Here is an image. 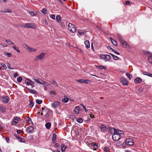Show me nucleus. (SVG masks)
<instances>
[{"label":"nucleus","mask_w":152,"mask_h":152,"mask_svg":"<svg viewBox=\"0 0 152 152\" xmlns=\"http://www.w3.org/2000/svg\"><path fill=\"white\" fill-rule=\"evenodd\" d=\"M68 28V30L74 33L76 31V29L75 25L71 23H69Z\"/></svg>","instance_id":"obj_1"},{"label":"nucleus","mask_w":152,"mask_h":152,"mask_svg":"<svg viewBox=\"0 0 152 152\" xmlns=\"http://www.w3.org/2000/svg\"><path fill=\"white\" fill-rule=\"evenodd\" d=\"M100 59H104L106 61H108L110 59L111 57L109 55H100L99 56Z\"/></svg>","instance_id":"obj_2"},{"label":"nucleus","mask_w":152,"mask_h":152,"mask_svg":"<svg viewBox=\"0 0 152 152\" xmlns=\"http://www.w3.org/2000/svg\"><path fill=\"white\" fill-rule=\"evenodd\" d=\"M45 53H41L39 55L36 56L34 58V60L35 61H37L39 60H41L44 57Z\"/></svg>","instance_id":"obj_3"},{"label":"nucleus","mask_w":152,"mask_h":152,"mask_svg":"<svg viewBox=\"0 0 152 152\" xmlns=\"http://www.w3.org/2000/svg\"><path fill=\"white\" fill-rule=\"evenodd\" d=\"M23 27L24 28H36V26L34 24L32 23H26L23 25Z\"/></svg>","instance_id":"obj_4"},{"label":"nucleus","mask_w":152,"mask_h":152,"mask_svg":"<svg viewBox=\"0 0 152 152\" xmlns=\"http://www.w3.org/2000/svg\"><path fill=\"white\" fill-rule=\"evenodd\" d=\"M25 82L27 85L31 86V88H33L35 85L33 82L28 79H26Z\"/></svg>","instance_id":"obj_5"},{"label":"nucleus","mask_w":152,"mask_h":152,"mask_svg":"<svg viewBox=\"0 0 152 152\" xmlns=\"http://www.w3.org/2000/svg\"><path fill=\"white\" fill-rule=\"evenodd\" d=\"M126 145H132L134 144V141L131 138H127L125 140Z\"/></svg>","instance_id":"obj_6"},{"label":"nucleus","mask_w":152,"mask_h":152,"mask_svg":"<svg viewBox=\"0 0 152 152\" xmlns=\"http://www.w3.org/2000/svg\"><path fill=\"white\" fill-rule=\"evenodd\" d=\"M121 137L120 135L114 134L112 136V139L114 141H117L121 139Z\"/></svg>","instance_id":"obj_7"},{"label":"nucleus","mask_w":152,"mask_h":152,"mask_svg":"<svg viewBox=\"0 0 152 152\" xmlns=\"http://www.w3.org/2000/svg\"><path fill=\"white\" fill-rule=\"evenodd\" d=\"M120 81L123 85L127 86L128 85V81L126 79L123 77H121L120 79Z\"/></svg>","instance_id":"obj_8"},{"label":"nucleus","mask_w":152,"mask_h":152,"mask_svg":"<svg viewBox=\"0 0 152 152\" xmlns=\"http://www.w3.org/2000/svg\"><path fill=\"white\" fill-rule=\"evenodd\" d=\"M2 100L4 103H7L9 101V98L7 96H2Z\"/></svg>","instance_id":"obj_9"},{"label":"nucleus","mask_w":152,"mask_h":152,"mask_svg":"<svg viewBox=\"0 0 152 152\" xmlns=\"http://www.w3.org/2000/svg\"><path fill=\"white\" fill-rule=\"evenodd\" d=\"M20 120V118L18 117L14 118L13 121L12 122V124L13 125L17 124Z\"/></svg>","instance_id":"obj_10"},{"label":"nucleus","mask_w":152,"mask_h":152,"mask_svg":"<svg viewBox=\"0 0 152 152\" xmlns=\"http://www.w3.org/2000/svg\"><path fill=\"white\" fill-rule=\"evenodd\" d=\"M148 60L150 63H152V53H148Z\"/></svg>","instance_id":"obj_11"},{"label":"nucleus","mask_w":152,"mask_h":152,"mask_svg":"<svg viewBox=\"0 0 152 152\" xmlns=\"http://www.w3.org/2000/svg\"><path fill=\"white\" fill-rule=\"evenodd\" d=\"M101 131L103 132L104 131L108 129V127L102 124L101 126L100 127Z\"/></svg>","instance_id":"obj_12"},{"label":"nucleus","mask_w":152,"mask_h":152,"mask_svg":"<svg viewBox=\"0 0 152 152\" xmlns=\"http://www.w3.org/2000/svg\"><path fill=\"white\" fill-rule=\"evenodd\" d=\"M60 104V103L58 102L55 101L52 104L53 107L54 108H56L58 107Z\"/></svg>","instance_id":"obj_13"},{"label":"nucleus","mask_w":152,"mask_h":152,"mask_svg":"<svg viewBox=\"0 0 152 152\" xmlns=\"http://www.w3.org/2000/svg\"><path fill=\"white\" fill-rule=\"evenodd\" d=\"M124 42H121L122 46L124 48H126L129 46L127 42L124 40Z\"/></svg>","instance_id":"obj_14"},{"label":"nucleus","mask_w":152,"mask_h":152,"mask_svg":"<svg viewBox=\"0 0 152 152\" xmlns=\"http://www.w3.org/2000/svg\"><path fill=\"white\" fill-rule=\"evenodd\" d=\"M34 128L31 126H30L27 128V132L28 133H31L33 132Z\"/></svg>","instance_id":"obj_15"},{"label":"nucleus","mask_w":152,"mask_h":152,"mask_svg":"<svg viewBox=\"0 0 152 152\" xmlns=\"http://www.w3.org/2000/svg\"><path fill=\"white\" fill-rule=\"evenodd\" d=\"M142 81V79L140 77H137L134 80V82L136 83H140Z\"/></svg>","instance_id":"obj_16"},{"label":"nucleus","mask_w":152,"mask_h":152,"mask_svg":"<svg viewBox=\"0 0 152 152\" xmlns=\"http://www.w3.org/2000/svg\"><path fill=\"white\" fill-rule=\"evenodd\" d=\"M84 44L85 45L86 48L88 49L90 47L89 42L88 40L85 41L84 42Z\"/></svg>","instance_id":"obj_17"},{"label":"nucleus","mask_w":152,"mask_h":152,"mask_svg":"<svg viewBox=\"0 0 152 152\" xmlns=\"http://www.w3.org/2000/svg\"><path fill=\"white\" fill-rule=\"evenodd\" d=\"M91 146L94 147V150H96V149L98 148L99 146L98 145L96 144V143L94 142H92L91 143Z\"/></svg>","instance_id":"obj_18"},{"label":"nucleus","mask_w":152,"mask_h":152,"mask_svg":"<svg viewBox=\"0 0 152 152\" xmlns=\"http://www.w3.org/2000/svg\"><path fill=\"white\" fill-rule=\"evenodd\" d=\"M115 129L114 128H109L108 132L109 133L113 134V133L114 134Z\"/></svg>","instance_id":"obj_19"},{"label":"nucleus","mask_w":152,"mask_h":152,"mask_svg":"<svg viewBox=\"0 0 152 152\" xmlns=\"http://www.w3.org/2000/svg\"><path fill=\"white\" fill-rule=\"evenodd\" d=\"M30 52H35L37 51V49L31 47H29L28 49Z\"/></svg>","instance_id":"obj_20"},{"label":"nucleus","mask_w":152,"mask_h":152,"mask_svg":"<svg viewBox=\"0 0 152 152\" xmlns=\"http://www.w3.org/2000/svg\"><path fill=\"white\" fill-rule=\"evenodd\" d=\"M52 140H53V142L54 143H56V134L54 133L53 135V137L52 138Z\"/></svg>","instance_id":"obj_21"},{"label":"nucleus","mask_w":152,"mask_h":152,"mask_svg":"<svg viewBox=\"0 0 152 152\" xmlns=\"http://www.w3.org/2000/svg\"><path fill=\"white\" fill-rule=\"evenodd\" d=\"M109 38L111 40L112 43L113 45L115 46H117V43L116 40L113 39L111 37H110Z\"/></svg>","instance_id":"obj_22"},{"label":"nucleus","mask_w":152,"mask_h":152,"mask_svg":"<svg viewBox=\"0 0 152 152\" xmlns=\"http://www.w3.org/2000/svg\"><path fill=\"white\" fill-rule=\"evenodd\" d=\"M74 112L76 114H79V107L78 106H76L75 108Z\"/></svg>","instance_id":"obj_23"},{"label":"nucleus","mask_w":152,"mask_h":152,"mask_svg":"<svg viewBox=\"0 0 152 152\" xmlns=\"http://www.w3.org/2000/svg\"><path fill=\"white\" fill-rule=\"evenodd\" d=\"M56 19L57 22L60 23L61 21V18L60 15H57L56 17Z\"/></svg>","instance_id":"obj_24"},{"label":"nucleus","mask_w":152,"mask_h":152,"mask_svg":"<svg viewBox=\"0 0 152 152\" xmlns=\"http://www.w3.org/2000/svg\"><path fill=\"white\" fill-rule=\"evenodd\" d=\"M61 151H64L66 148V146L64 144H62L61 145Z\"/></svg>","instance_id":"obj_25"},{"label":"nucleus","mask_w":152,"mask_h":152,"mask_svg":"<svg viewBox=\"0 0 152 152\" xmlns=\"http://www.w3.org/2000/svg\"><path fill=\"white\" fill-rule=\"evenodd\" d=\"M117 37L119 39V40L120 42H124L123 41H124V40L123 39V38L121 35H120L119 34H118L117 35Z\"/></svg>","instance_id":"obj_26"},{"label":"nucleus","mask_w":152,"mask_h":152,"mask_svg":"<svg viewBox=\"0 0 152 152\" xmlns=\"http://www.w3.org/2000/svg\"><path fill=\"white\" fill-rule=\"evenodd\" d=\"M33 79L37 83H39L40 84H42L43 83H42V80L39 79H35V78H33Z\"/></svg>","instance_id":"obj_27"},{"label":"nucleus","mask_w":152,"mask_h":152,"mask_svg":"<svg viewBox=\"0 0 152 152\" xmlns=\"http://www.w3.org/2000/svg\"><path fill=\"white\" fill-rule=\"evenodd\" d=\"M0 110L2 113H4L6 111V109L5 107L1 106L0 107Z\"/></svg>","instance_id":"obj_28"},{"label":"nucleus","mask_w":152,"mask_h":152,"mask_svg":"<svg viewBox=\"0 0 152 152\" xmlns=\"http://www.w3.org/2000/svg\"><path fill=\"white\" fill-rule=\"evenodd\" d=\"M14 45L12 46V47L13 48V49L15 50H16L18 53H20V51L18 48V47H16V46L15 45Z\"/></svg>","instance_id":"obj_29"},{"label":"nucleus","mask_w":152,"mask_h":152,"mask_svg":"<svg viewBox=\"0 0 152 152\" xmlns=\"http://www.w3.org/2000/svg\"><path fill=\"white\" fill-rule=\"evenodd\" d=\"M143 74L144 75H146L148 76L152 77V74L150 73L146 72H143Z\"/></svg>","instance_id":"obj_30"},{"label":"nucleus","mask_w":152,"mask_h":152,"mask_svg":"<svg viewBox=\"0 0 152 152\" xmlns=\"http://www.w3.org/2000/svg\"><path fill=\"white\" fill-rule=\"evenodd\" d=\"M51 124L50 122H48L46 124L45 126L47 129H49L51 127Z\"/></svg>","instance_id":"obj_31"},{"label":"nucleus","mask_w":152,"mask_h":152,"mask_svg":"<svg viewBox=\"0 0 152 152\" xmlns=\"http://www.w3.org/2000/svg\"><path fill=\"white\" fill-rule=\"evenodd\" d=\"M41 12L44 15H45L47 13V10L46 9L44 8L41 11Z\"/></svg>","instance_id":"obj_32"},{"label":"nucleus","mask_w":152,"mask_h":152,"mask_svg":"<svg viewBox=\"0 0 152 152\" xmlns=\"http://www.w3.org/2000/svg\"><path fill=\"white\" fill-rule=\"evenodd\" d=\"M97 67H98L99 69H106V67L105 66H97Z\"/></svg>","instance_id":"obj_33"},{"label":"nucleus","mask_w":152,"mask_h":152,"mask_svg":"<svg viewBox=\"0 0 152 152\" xmlns=\"http://www.w3.org/2000/svg\"><path fill=\"white\" fill-rule=\"evenodd\" d=\"M17 138L19 139L20 141L21 142H24L25 141L24 139L22 137L20 136H18L17 137Z\"/></svg>","instance_id":"obj_34"},{"label":"nucleus","mask_w":152,"mask_h":152,"mask_svg":"<svg viewBox=\"0 0 152 152\" xmlns=\"http://www.w3.org/2000/svg\"><path fill=\"white\" fill-rule=\"evenodd\" d=\"M76 121L79 123H81L83 122V120L82 118H78L76 119Z\"/></svg>","instance_id":"obj_35"},{"label":"nucleus","mask_w":152,"mask_h":152,"mask_svg":"<svg viewBox=\"0 0 152 152\" xmlns=\"http://www.w3.org/2000/svg\"><path fill=\"white\" fill-rule=\"evenodd\" d=\"M110 54L113 56L114 60H117L119 58L118 56H115L112 54L110 53Z\"/></svg>","instance_id":"obj_36"},{"label":"nucleus","mask_w":152,"mask_h":152,"mask_svg":"<svg viewBox=\"0 0 152 152\" xmlns=\"http://www.w3.org/2000/svg\"><path fill=\"white\" fill-rule=\"evenodd\" d=\"M120 130L115 129L114 134L120 135Z\"/></svg>","instance_id":"obj_37"},{"label":"nucleus","mask_w":152,"mask_h":152,"mask_svg":"<svg viewBox=\"0 0 152 152\" xmlns=\"http://www.w3.org/2000/svg\"><path fill=\"white\" fill-rule=\"evenodd\" d=\"M68 99L66 97H65L64 99H62V101L64 103H66L68 102Z\"/></svg>","instance_id":"obj_38"},{"label":"nucleus","mask_w":152,"mask_h":152,"mask_svg":"<svg viewBox=\"0 0 152 152\" xmlns=\"http://www.w3.org/2000/svg\"><path fill=\"white\" fill-rule=\"evenodd\" d=\"M22 46L25 49H28V48L29 46H28L27 45H26V44L24 43L22 45Z\"/></svg>","instance_id":"obj_39"},{"label":"nucleus","mask_w":152,"mask_h":152,"mask_svg":"<svg viewBox=\"0 0 152 152\" xmlns=\"http://www.w3.org/2000/svg\"><path fill=\"white\" fill-rule=\"evenodd\" d=\"M126 75L129 79H131V77H132V75L131 74H130L128 73H126Z\"/></svg>","instance_id":"obj_40"},{"label":"nucleus","mask_w":152,"mask_h":152,"mask_svg":"<svg viewBox=\"0 0 152 152\" xmlns=\"http://www.w3.org/2000/svg\"><path fill=\"white\" fill-rule=\"evenodd\" d=\"M42 100H39L38 99H37L36 100V102L38 104H41L42 102Z\"/></svg>","instance_id":"obj_41"},{"label":"nucleus","mask_w":152,"mask_h":152,"mask_svg":"<svg viewBox=\"0 0 152 152\" xmlns=\"http://www.w3.org/2000/svg\"><path fill=\"white\" fill-rule=\"evenodd\" d=\"M22 80V78L21 77H18L17 78V81L18 82H20Z\"/></svg>","instance_id":"obj_42"},{"label":"nucleus","mask_w":152,"mask_h":152,"mask_svg":"<svg viewBox=\"0 0 152 152\" xmlns=\"http://www.w3.org/2000/svg\"><path fill=\"white\" fill-rule=\"evenodd\" d=\"M11 12H12V11H11V10L10 9H6L4 12V13H6V12L11 13Z\"/></svg>","instance_id":"obj_43"},{"label":"nucleus","mask_w":152,"mask_h":152,"mask_svg":"<svg viewBox=\"0 0 152 152\" xmlns=\"http://www.w3.org/2000/svg\"><path fill=\"white\" fill-rule=\"evenodd\" d=\"M30 92H31L32 93L34 94H37V92L36 91H35V90H34L31 89L30 90Z\"/></svg>","instance_id":"obj_44"},{"label":"nucleus","mask_w":152,"mask_h":152,"mask_svg":"<svg viewBox=\"0 0 152 152\" xmlns=\"http://www.w3.org/2000/svg\"><path fill=\"white\" fill-rule=\"evenodd\" d=\"M4 55L5 56H7L8 57H10L11 56V54L10 53H4Z\"/></svg>","instance_id":"obj_45"},{"label":"nucleus","mask_w":152,"mask_h":152,"mask_svg":"<svg viewBox=\"0 0 152 152\" xmlns=\"http://www.w3.org/2000/svg\"><path fill=\"white\" fill-rule=\"evenodd\" d=\"M6 42L9 44H12V45H14V43L11 42L10 40H6Z\"/></svg>","instance_id":"obj_46"},{"label":"nucleus","mask_w":152,"mask_h":152,"mask_svg":"<svg viewBox=\"0 0 152 152\" xmlns=\"http://www.w3.org/2000/svg\"><path fill=\"white\" fill-rule=\"evenodd\" d=\"M50 82L51 83L53 84H56V86H57V83L56 82L55 80H51V81Z\"/></svg>","instance_id":"obj_47"},{"label":"nucleus","mask_w":152,"mask_h":152,"mask_svg":"<svg viewBox=\"0 0 152 152\" xmlns=\"http://www.w3.org/2000/svg\"><path fill=\"white\" fill-rule=\"evenodd\" d=\"M109 150V148L107 147H105L104 148V151L105 152L108 151Z\"/></svg>","instance_id":"obj_48"},{"label":"nucleus","mask_w":152,"mask_h":152,"mask_svg":"<svg viewBox=\"0 0 152 152\" xmlns=\"http://www.w3.org/2000/svg\"><path fill=\"white\" fill-rule=\"evenodd\" d=\"M110 49L112 50V51L114 53H115L116 54L118 55H120V53H118L114 49H112V48H110Z\"/></svg>","instance_id":"obj_49"},{"label":"nucleus","mask_w":152,"mask_h":152,"mask_svg":"<svg viewBox=\"0 0 152 152\" xmlns=\"http://www.w3.org/2000/svg\"><path fill=\"white\" fill-rule=\"evenodd\" d=\"M76 80L80 83H83L84 82V79H83L77 80Z\"/></svg>","instance_id":"obj_50"},{"label":"nucleus","mask_w":152,"mask_h":152,"mask_svg":"<svg viewBox=\"0 0 152 152\" xmlns=\"http://www.w3.org/2000/svg\"><path fill=\"white\" fill-rule=\"evenodd\" d=\"M50 18L53 19H54L55 18V15H50Z\"/></svg>","instance_id":"obj_51"},{"label":"nucleus","mask_w":152,"mask_h":152,"mask_svg":"<svg viewBox=\"0 0 152 152\" xmlns=\"http://www.w3.org/2000/svg\"><path fill=\"white\" fill-rule=\"evenodd\" d=\"M34 105V103L32 101H30V103L29 104V105L30 106V107H32Z\"/></svg>","instance_id":"obj_52"},{"label":"nucleus","mask_w":152,"mask_h":152,"mask_svg":"<svg viewBox=\"0 0 152 152\" xmlns=\"http://www.w3.org/2000/svg\"><path fill=\"white\" fill-rule=\"evenodd\" d=\"M90 82V81L89 80H84L83 83H89Z\"/></svg>","instance_id":"obj_53"},{"label":"nucleus","mask_w":152,"mask_h":152,"mask_svg":"<svg viewBox=\"0 0 152 152\" xmlns=\"http://www.w3.org/2000/svg\"><path fill=\"white\" fill-rule=\"evenodd\" d=\"M81 105L83 107V109H84L85 112H87V111H88V110L84 106V105L82 104H81Z\"/></svg>","instance_id":"obj_54"},{"label":"nucleus","mask_w":152,"mask_h":152,"mask_svg":"<svg viewBox=\"0 0 152 152\" xmlns=\"http://www.w3.org/2000/svg\"><path fill=\"white\" fill-rule=\"evenodd\" d=\"M14 77V78H16L18 75V74L17 72H15L13 73Z\"/></svg>","instance_id":"obj_55"},{"label":"nucleus","mask_w":152,"mask_h":152,"mask_svg":"<svg viewBox=\"0 0 152 152\" xmlns=\"http://www.w3.org/2000/svg\"><path fill=\"white\" fill-rule=\"evenodd\" d=\"M28 13L30 14L31 15H35L34 14V12H30V11H28Z\"/></svg>","instance_id":"obj_56"},{"label":"nucleus","mask_w":152,"mask_h":152,"mask_svg":"<svg viewBox=\"0 0 152 152\" xmlns=\"http://www.w3.org/2000/svg\"><path fill=\"white\" fill-rule=\"evenodd\" d=\"M1 64L4 69L7 68V66L4 63H1Z\"/></svg>","instance_id":"obj_57"},{"label":"nucleus","mask_w":152,"mask_h":152,"mask_svg":"<svg viewBox=\"0 0 152 152\" xmlns=\"http://www.w3.org/2000/svg\"><path fill=\"white\" fill-rule=\"evenodd\" d=\"M7 66L8 68H9L10 69H14L13 68L11 67V66H10L9 64H7Z\"/></svg>","instance_id":"obj_58"},{"label":"nucleus","mask_w":152,"mask_h":152,"mask_svg":"<svg viewBox=\"0 0 152 152\" xmlns=\"http://www.w3.org/2000/svg\"><path fill=\"white\" fill-rule=\"evenodd\" d=\"M5 140H6V142H7L8 143L9 142V139L8 137H6L5 138Z\"/></svg>","instance_id":"obj_59"},{"label":"nucleus","mask_w":152,"mask_h":152,"mask_svg":"<svg viewBox=\"0 0 152 152\" xmlns=\"http://www.w3.org/2000/svg\"><path fill=\"white\" fill-rule=\"evenodd\" d=\"M50 94L51 95H54L55 94V91H51V92L50 93Z\"/></svg>","instance_id":"obj_60"},{"label":"nucleus","mask_w":152,"mask_h":152,"mask_svg":"<svg viewBox=\"0 0 152 152\" xmlns=\"http://www.w3.org/2000/svg\"><path fill=\"white\" fill-rule=\"evenodd\" d=\"M1 45L4 47H6L7 46V45L6 44L4 43H1Z\"/></svg>","instance_id":"obj_61"},{"label":"nucleus","mask_w":152,"mask_h":152,"mask_svg":"<svg viewBox=\"0 0 152 152\" xmlns=\"http://www.w3.org/2000/svg\"><path fill=\"white\" fill-rule=\"evenodd\" d=\"M121 142H118L117 143L116 145L118 146H119L120 145H121Z\"/></svg>","instance_id":"obj_62"},{"label":"nucleus","mask_w":152,"mask_h":152,"mask_svg":"<svg viewBox=\"0 0 152 152\" xmlns=\"http://www.w3.org/2000/svg\"><path fill=\"white\" fill-rule=\"evenodd\" d=\"M44 21L45 22V23L46 25H47L48 24V22L46 20V19H45L44 20Z\"/></svg>","instance_id":"obj_63"},{"label":"nucleus","mask_w":152,"mask_h":152,"mask_svg":"<svg viewBox=\"0 0 152 152\" xmlns=\"http://www.w3.org/2000/svg\"><path fill=\"white\" fill-rule=\"evenodd\" d=\"M126 142L125 141V142H124L122 144V146L123 147H125L126 146Z\"/></svg>","instance_id":"obj_64"}]
</instances>
